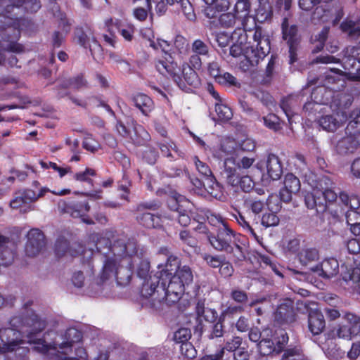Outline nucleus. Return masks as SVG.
<instances>
[{
    "label": "nucleus",
    "instance_id": "nucleus-1",
    "mask_svg": "<svg viewBox=\"0 0 360 360\" xmlns=\"http://www.w3.org/2000/svg\"><path fill=\"white\" fill-rule=\"evenodd\" d=\"M32 304V301L25 303V311L11 319V328L0 330V354L13 351L19 354H21L20 351H22V353L27 354L30 352L28 348L20 346L22 343L21 333L25 334L30 343L34 345L33 349L39 353L46 354L50 349L56 348L57 344L54 341L57 335L56 331L48 330L40 338L47 323L34 311L27 309Z\"/></svg>",
    "mask_w": 360,
    "mask_h": 360
},
{
    "label": "nucleus",
    "instance_id": "nucleus-2",
    "mask_svg": "<svg viewBox=\"0 0 360 360\" xmlns=\"http://www.w3.org/2000/svg\"><path fill=\"white\" fill-rule=\"evenodd\" d=\"M92 238L96 240L95 247L97 252L105 258L100 275L102 282L109 279V276L115 266L116 259L115 258L124 255L131 256L136 252V243L138 242L134 238L122 236L115 239L113 243H111L108 237L103 236L100 233L93 235Z\"/></svg>",
    "mask_w": 360,
    "mask_h": 360
},
{
    "label": "nucleus",
    "instance_id": "nucleus-3",
    "mask_svg": "<svg viewBox=\"0 0 360 360\" xmlns=\"http://www.w3.org/2000/svg\"><path fill=\"white\" fill-rule=\"evenodd\" d=\"M160 273L162 297H158V301L169 306L173 305L179 301L186 287L193 283L192 270L188 266L184 265L176 273L168 271H160Z\"/></svg>",
    "mask_w": 360,
    "mask_h": 360
},
{
    "label": "nucleus",
    "instance_id": "nucleus-4",
    "mask_svg": "<svg viewBox=\"0 0 360 360\" xmlns=\"http://www.w3.org/2000/svg\"><path fill=\"white\" fill-rule=\"evenodd\" d=\"M239 236L229 224H223V226L217 227L216 233H210L207 238L214 249L226 252L237 264L246 259L245 248L239 244Z\"/></svg>",
    "mask_w": 360,
    "mask_h": 360
},
{
    "label": "nucleus",
    "instance_id": "nucleus-5",
    "mask_svg": "<svg viewBox=\"0 0 360 360\" xmlns=\"http://www.w3.org/2000/svg\"><path fill=\"white\" fill-rule=\"evenodd\" d=\"M56 335H58L56 333ZM58 336V335H56ZM65 337L67 338L66 342H63L60 344H59L56 340L54 339V341L56 342V349H50V350H57L58 347L59 349H70L72 351V349H74V354L73 355H68L67 353L65 352H60L58 351V354H56V359L57 360H79V359H84L86 360L88 357L87 353L86 352V349L79 345H76L75 343L79 342L82 339V333L75 329V328H69L65 332ZM57 338V337H56Z\"/></svg>",
    "mask_w": 360,
    "mask_h": 360
},
{
    "label": "nucleus",
    "instance_id": "nucleus-6",
    "mask_svg": "<svg viewBox=\"0 0 360 360\" xmlns=\"http://www.w3.org/2000/svg\"><path fill=\"white\" fill-rule=\"evenodd\" d=\"M138 253V243H136V252L133 255H124L115 258L116 259L115 266L109 276L114 274L117 284L120 286L128 285L131 279L133 270L134 268V260Z\"/></svg>",
    "mask_w": 360,
    "mask_h": 360
},
{
    "label": "nucleus",
    "instance_id": "nucleus-7",
    "mask_svg": "<svg viewBox=\"0 0 360 360\" xmlns=\"http://www.w3.org/2000/svg\"><path fill=\"white\" fill-rule=\"evenodd\" d=\"M282 38L288 46L289 63L294 64L297 60V51L301 43V36L296 25H290L288 16L281 22Z\"/></svg>",
    "mask_w": 360,
    "mask_h": 360
},
{
    "label": "nucleus",
    "instance_id": "nucleus-8",
    "mask_svg": "<svg viewBox=\"0 0 360 360\" xmlns=\"http://www.w3.org/2000/svg\"><path fill=\"white\" fill-rule=\"evenodd\" d=\"M254 41L256 42L255 49H252L251 55H248L247 58L250 63L253 65L257 64L259 60L264 58V57L270 52L271 41L267 36L262 34L261 27H257L255 29L253 34Z\"/></svg>",
    "mask_w": 360,
    "mask_h": 360
},
{
    "label": "nucleus",
    "instance_id": "nucleus-9",
    "mask_svg": "<svg viewBox=\"0 0 360 360\" xmlns=\"http://www.w3.org/2000/svg\"><path fill=\"white\" fill-rule=\"evenodd\" d=\"M149 10L151 9V1L155 4V11L158 15H162L165 14L167 10L169 5H173L176 2L179 4L181 11L185 17L189 20L195 19V14L193 5L189 0H146Z\"/></svg>",
    "mask_w": 360,
    "mask_h": 360
},
{
    "label": "nucleus",
    "instance_id": "nucleus-10",
    "mask_svg": "<svg viewBox=\"0 0 360 360\" xmlns=\"http://www.w3.org/2000/svg\"><path fill=\"white\" fill-rule=\"evenodd\" d=\"M155 67L157 71L162 75L171 78L173 81L177 80L179 82V74L181 73V67L174 60L172 56L165 52L164 55L154 61Z\"/></svg>",
    "mask_w": 360,
    "mask_h": 360
},
{
    "label": "nucleus",
    "instance_id": "nucleus-11",
    "mask_svg": "<svg viewBox=\"0 0 360 360\" xmlns=\"http://www.w3.org/2000/svg\"><path fill=\"white\" fill-rule=\"evenodd\" d=\"M195 70L197 69L193 68L190 63H184L181 66L180 82L174 80V83L179 89L185 91H188L191 88H198L201 84V80Z\"/></svg>",
    "mask_w": 360,
    "mask_h": 360
},
{
    "label": "nucleus",
    "instance_id": "nucleus-12",
    "mask_svg": "<svg viewBox=\"0 0 360 360\" xmlns=\"http://www.w3.org/2000/svg\"><path fill=\"white\" fill-rule=\"evenodd\" d=\"M39 0H9L8 4L0 1V18H6L14 8H23L27 13H36L41 8Z\"/></svg>",
    "mask_w": 360,
    "mask_h": 360
},
{
    "label": "nucleus",
    "instance_id": "nucleus-13",
    "mask_svg": "<svg viewBox=\"0 0 360 360\" xmlns=\"http://www.w3.org/2000/svg\"><path fill=\"white\" fill-rule=\"evenodd\" d=\"M25 252L27 256L34 257L45 247V236L39 229H32L27 233Z\"/></svg>",
    "mask_w": 360,
    "mask_h": 360
},
{
    "label": "nucleus",
    "instance_id": "nucleus-14",
    "mask_svg": "<svg viewBox=\"0 0 360 360\" xmlns=\"http://www.w3.org/2000/svg\"><path fill=\"white\" fill-rule=\"evenodd\" d=\"M294 301L290 298L281 300L274 312L275 321L281 324H290L296 321Z\"/></svg>",
    "mask_w": 360,
    "mask_h": 360
},
{
    "label": "nucleus",
    "instance_id": "nucleus-15",
    "mask_svg": "<svg viewBox=\"0 0 360 360\" xmlns=\"http://www.w3.org/2000/svg\"><path fill=\"white\" fill-rule=\"evenodd\" d=\"M58 208L62 214H68L73 218H79L89 212L90 205L86 200L65 201L60 200L58 203Z\"/></svg>",
    "mask_w": 360,
    "mask_h": 360
},
{
    "label": "nucleus",
    "instance_id": "nucleus-16",
    "mask_svg": "<svg viewBox=\"0 0 360 360\" xmlns=\"http://www.w3.org/2000/svg\"><path fill=\"white\" fill-rule=\"evenodd\" d=\"M35 191L30 188L18 190L15 192L13 199L10 201L9 205L12 209L18 210L26 207L23 212L32 210L31 203L34 202Z\"/></svg>",
    "mask_w": 360,
    "mask_h": 360
},
{
    "label": "nucleus",
    "instance_id": "nucleus-17",
    "mask_svg": "<svg viewBox=\"0 0 360 360\" xmlns=\"http://www.w3.org/2000/svg\"><path fill=\"white\" fill-rule=\"evenodd\" d=\"M17 245L9 237L0 233V260L4 266L13 263L16 256Z\"/></svg>",
    "mask_w": 360,
    "mask_h": 360
},
{
    "label": "nucleus",
    "instance_id": "nucleus-18",
    "mask_svg": "<svg viewBox=\"0 0 360 360\" xmlns=\"http://www.w3.org/2000/svg\"><path fill=\"white\" fill-rule=\"evenodd\" d=\"M160 285L161 273L159 271L156 274L150 275L148 278L143 279L140 294L144 298H149L156 292L158 297L155 299L158 300V297H162Z\"/></svg>",
    "mask_w": 360,
    "mask_h": 360
},
{
    "label": "nucleus",
    "instance_id": "nucleus-19",
    "mask_svg": "<svg viewBox=\"0 0 360 360\" xmlns=\"http://www.w3.org/2000/svg\"><path fill=\"white\" fill-rule=\"evenodd\" d=\"M193 54L189 58L190 64L195 68L200 70L202 67V58L210 57V47L201 39H195L191 45Z\"/></svg>",
    "mask_w": 360,
    "mask_h": 360
},
{
    "label": "nucleus",
    "instance_id": "nucleus-20",
    "mask_svg": "<svg viewBox=\"0 0 360 360\" xmlns=\"http://www.w3.org/2000/svg\"><path fill=\"white\" fill-rule=\"evenodd\" d=\"M304 202L308 209H315L317 214H322L328 209V205L320 188L307 193L304 196Z\"/></svg>",
    "mask_w": 360,
    "mask_h": 360
},
{
    "label": "nucleus",
    "instance_id": "nucleus-21",
    "mask_svg": "<svg viewBox=\"0 0 360 360\" xmlns=\"http://www.w3.org/2000/svg\"><path fill=\"white\" fill-rule=\"evenodd\" d=\"M360 146V138L352 134H345V136L338 140L335 149L341 155L354 153Z\"/></svg>",
    "mask_w": 360,
    "mask_h": 360
},
{
    "label": "nucleus",
    "instance_id": "nucleus-22",
    "mask_svg": "<svg viewBox=\"0 0 360 360\" xmlns=\"http://www.w3.org/2000/svg\"><path fill=\"white\" fill-rule=\"evenodd\" d=\"M224 167V174L226 175L228 184L231 186H236V185L240 182L238 179L244 175V171H241L240 169L237 167L236 160L233 158H225Z\"/></svg>",
    "mask_w": 360,
    "mask_h": 360
},
{
    "label": "nucleus",
    "instance_id": "nucleus-23",
    "mask_svg": "<svg viewBox=\"0 0 360 360\" xmlns=\"http://www.w3.org/2000/svg\"><path fill=\"white\" fill-rule=\"evenodd\" d=\"M191 338V330L186 328H181L176 330L174 334V340L177 343H181V350L185 347V356L188 359H192L195 356V350L193 345L188 343V341Z\"/></svg>",
    "mask_w": 360,
    "mask_h": 360
},
{
    "label": "nucleus",
    "instance_id": "nucleus-24",
    "mask_svg": "<svg viewBox=\"0 0 360 360\" xmlns=\"http://www.w3.org/2000/svg\"><path fill=\"white\" fill-rule=\"evenodd\" d=\"M131 104L145 116H148L154 108V103L152 98L143 93H137L132 95Z\"/></svg>",
    "mask_w": 360,
    "mask_h": 360
},
{
    "label": "nucleus",
    "instance_id": "nucleus-25",
    "mask_svg": "<svg viewBox=\"0 0 360 360\" xmlns=\"http://www.w3.org/2000/svg\"><path fill=\"white\" fill-rule=\"evenodd\" d=\"M314 271H319V275L325 278H330L339 272V263L338 261L333 258L325 259L319 265H317Z\"/></svg>",
    "mask_w": 360,
    "mask_h": 360
},
{
    "label": "nucleus",
    "instance_id": "nucleus-26",
    "mask_svg": "<svg viewBox=\"0 0 360 360\" xmlns=\"http://www.w3.org/2000/svg\"><path fill=\"white\" fill-rule=\"evenodd\" d=\"M136 219L140 225L146 229H160L162 227L160 215L150 212H137Z\"/></svg>",
    "mask_w": 360,
    "mask_h": 360
},
{
    "label": "nucleus",
    "instance_id": "nucleus-27",
    "mask_svg": "<svg viewBox=\"0 0 360 360\" xmlns=\"http://www.w3.org/2000/svg\"><path fill=\"white\" fill-rule=\"evenodd\" d=\"M266 172L269 177L275 181L278 180L283 174V165L279 158L269 153L266 161Z\"/></svg>",
    "mask_w": 360,
    "mask_h": 360
},
{
    "label": "nucleus",
    "instance_id": "nucleus-28",
    "mask_svg": "<svg viewBox=\"0 0 360 360\" xmlns=\"http://www.w3.org/2000/svg\"><path fill=\"white\" fill-rule=\"evenodd\" d=\"M326 327L323 314L319 310H312L308 316V328L314 335L321 334Z\"/></svg>",
    "mask_w": 360,
    "mask_h": 360
},
{
    "label": "nucleus",
    "instance_id": "nucleus-29",
    "mask_svg": "<svg viewBox=\"0 0 360 360\" xmlns=\"http://www.w3.org/2000/svg\"><path fill=\"white\" fill-rule=\"evenodd\" d=\"M195 313L198 319L205 320L210 323H214L218 318L217 312L215 309L205 307V300H199L195 305Z\"/></svg>",
    "mask_w": 360,
    "mask_h": 360
},
{
    "label": "nucleus",
    "instance_id": "nucleus-30",
    "mask_svg": "<svg viewBox=\"0 0 360 360\" xmlns=\"http://www.w3.org/2000/svg\"><path fill=\"white\" fill-rule=\"evenodd\" d=\"M299 174L303 179L304 183L310 186L313 190L319 188L321 185H323V183L324 184H328V182H330V179L327 176H321L318 179L317 175L309 168Z\"/></svg>",
    "mask_w": 360,
    "mask_h": 360
},
{
    "label": "nucleus",
    "instance_id": "nucleus-31",
    "mask_svg": "<svg viewBox=\"0 0 360 360\" xmlns=\"http://www.w3.org/2000/svg\"><path fill=\"white\" fill-rule=\"evenodd\" d=\"M121 22L122 21L120 20H116L114 21L111 18L107 19L105 21V27L109 34H104L103 37L105 42L111 46L114 47L116 43L117 37L115 33L116 32L119 31Z\"/></svg>",
    "mask_w": 360,
    "mask_h": 360
},
{
    "label": "nucleus",
    "instance_id": "nucleus-32",
    "mask_svg": "<svg viewBox=\"0 0 360 360\" xmlns=\"http://www.w3.org/2000/svg\"><path fill=\"white\" fill-rule=\"evenodd\" d=\"M235 15L240 25H246L250 11V3L248 0H238L233 9Z\"/></svg>",
    "mask_w": 360,
    "mask_h": 360
},
{
    "label": "nucleus",
    "instance_id": "nucleus-33",
    "mask_svg": "<svg viewBox=\"0 0 360 360\" xmlns=\"http://www.w3.org/2000/svg\"><path fill=\"white\" fill-rule=\"evenodd\" d=\"M80 250H76L70 248L68 240L63 237L58 238L55 243L54 251L58 258L62 257L66 253H69L72 257H76L79 255Z\"/></svg>",
    "mask_w": 360,
    "mask_h": 360
},
{
    "label": "nucleus",
    "instance_id": "nucleus-34",
    "mask_svg": "<svg viewBox=\"0 0 360 360\" xmlns=\"http://www.w3.org/2000/svg\"><path fill=\"white\" fill-rule=\"evenodd\" d=\"M134 135L131 140L135 145L143 146L150 139V135L147 130L136 121H133Z\"/></svg>",
    "mask_w": 360,
    "mask_h": 360
},
{
    "label": "nucleus",
    "instance_id": "nucleus-35",
    "mask_svg": "<svg viewBox=\"0 0 360 360\" xmlns=\"http://www.w3.org/2000/svg\"><path fill=\"white\" fill-rule=\"evenodd\" d=\"M143 250H140L138 248V253L137 256L135 257L134 260V264L139 260V263L137 268V276L140 278L141 279H146L148 278L149 276L151 275L149 274L150 271V262L145 259H143Z\"/></svg>",
    "mask_w": 360,
    "mask_h": 360
},
{
    "label": "nucleus",
    "instance_id": "nucleus-36",
    "mask_svg": "<svg viewBox=\"0 0 360 360\" xmlns=\"http://www.w3.org/2000/svg\"><path fill=\"white\" fill-rule=\"evenodd\" d=\"M297 257L300 262L306 266L309 263L317 261L319 259V252L314 248H307L300 251Z\"/></svg>",
    "mask_w": 360,
    "mask_h": 360
},
{
    "label": "nucleus",
    "instance_id": "nucleus-37",
    "mask_svg": "<svg viewBox=\"0 0 360 360\" xmlns=\"http://www.w3.org/2000/svg\"><path fill=\"white\" fill-rule=\"evenodd\" d=\"M172 202L174 205L172 209L174 210L175 215L179 224L184 226H188L191 222V217L188 214V212L184 210L182 205H180L176 200H173Z\"/></svg>",
    "mask_w": 360,
    "mask_h": 360
},
{
    "label": "nucleus",
    "instance_id": "nucleus-38",
    "mask_svg": "<svg viewBox=\"0 0 360 360\" xmlns=\"http://www.w3.org/2000/svg\"><path fill=\"white\" fill-rule=\"evenodd\" d=\"M219 22L221 27L225 28L234 27L240 30L245 27V25H240V21L238 20V17L234 13H225L220 15L219 18ZM245 32V29H243Z\"/></svg>",
    "mask_w": 360,
    "mask_h": 360
},
{
    "label": "nucleus",
    "instance_id": "nucleus-39",
    "mask_svg": "<svg viewBox=\"0 0 360 360\" xmlns=\"http://www.w3.org/2000/svg\"><path fill=\"white\" fill-rule=\"evenodd\" d=\"M318 122L323 129L329 132L335 131L340 125V121L334 115H322Z\"/></svg>",
    "mask_w": 360,
    "mask_h": 360
},
{
    "label": "nucleus",
    "instance_id": "nucleus-40",
    "mask_svg": "<svg viewBox=\"0 0 360 360\" xmlns=\"http://www.w3.org/2000/svg\"><path fill=\"white\" fill-rule=\"evenodd\" d=\"M340 201L347 208V210H356L360 207V200L358 196L349 195L345 192H340L339 194Z\"/></svg>",
    "mask_w": 360,
    "mask_h": 360
},
{
    "label": "nucleus",
    "instance_id": "nucleus-41",
    "mask_svg": "<svg viewBox=\"0 0 360 360\" xmlns=\"http://www.w3.org/2000/svg\"><path fill=\"white\" fill-rule=\"evenodd\" d=\"M259 353L262 355L274 357L279 354L277 353L274 342L271 339H263L258 343Z\"/></svg>",
    "mask_w": 360,
    "mask_h": 360
},
{
    "label": "nucleus",
    "instance_id": "nucleus-42",
    "mask_svg": "<svg viewBox=\"0 0 360 360\" xmlns=\"http://www.w3.org/2000/svg\"><path fill=\"white\" fill-rule=\"evenodd\" d=\"M350 117L352 118L345 128V134H352L360 138V110L353 111Z\"/></svg>",
    "mask_w": 360,
    "mask_h": 360
},
{
    "label": "nucleus",
    "instance_id": "nucleus-43",
    "mask_svg": "<svg viewBox=\"0 0 360 360\" xmlns=\"http://www.w3.org/2000/svg\"><path fill=\"white\" fill-rule=\"evenodd\" d=\"M215 112L217 115V120L220 122H227L233 117L231 109L222 103H215Z\"/></svg>",
    "mask_w": 360,
    "mask_h": 360
},
{
    "label": "nucleus",
    "instance_id": "nucleus-44",
    "mask_svg": "<svg viewBox=\"0 0 360 360\" xmlns=\"http://www.w3.org/2000/svg\"><path fill=\"white\" fill-rule=\"evenodd\" d=\"M340 29L343 32L347 33L352 38H358L360 37V25H356L353 20H344L340 24Z\"/></svg>",
    "mask_w": 360,
    "mask_h": 360
},
{
    "label": "nucleus",
    "instance_id": "nucleus-45",
    "mask_svg": "<svg viewBox=\"0 0 360 360\" xmlns=\"http://www.w3.org/2000/svg\"><path fill=\"white\" fill-rule=\"evenodd\" d=\"M119 28L118 32L126 41L131 42L134 39L136 28L133 24L121 22Z\"/></svg>",
    "mask_w": 360,
    "mask_h": 360
},
{
    "label": "nucleus",
    "instance_id": "nucleus-46",
    "mask_svg": "<svg viewBox=\"0 0 360 360\" xmlns=\"http://www.w3.org/2000/svg\"><path fill=\"white\" fill-rule=\"evenodd\" d=\"M284 186L294 194L300 191L301 184L300 179L292 173H288L284 178Z\"/></svg>",
    "mask_w": 360,
    "mask_h": 360
},
{
    "label": "nucleus",
    "instance_id": "nucleus-47",
    "mask_svg": "<svg viewBox=\"0 0 360 360\" xmlns=\"http://www.w3.org/2000/svg\"><path fill=\"white\" fill-rule=\"evenodd\" d=\"M281 360H304L301 347L294 346L287 348L284 350Z\"/></svg>",
    "mask_w": 360,
    "mask_h": 360
},
{
    "label": "nucleus",
    "instance_id": "nucleus-48",
    "mask_svg": "<svg viewBox=\"0 0 360 360\" xmlns=\"http://www.w3.org/2000/svg\"><path fill=\"white\" fill-rule=\"evenodd\" d=\"M337 336L340 338L351 339L357 335L359 332L358 328H352L347 325L339 326L336 330Z\"/></svg>",
    "mask_w": 360,
    "mask_h": 360
},
{
    "label": "nucleus",
    "instance_id": "nucleus-49",
    "mask_svg": "<svg viewBox=\"0 0 360 360\" xmlns=\"http://www.w3.org/2000/svg\"><path fill=\"white\" fill-rule=\"evenodd\" d=\"M206 264L212 269H219L225 256L223 255H211L206 253L202 257Z\"/></svg>",
    "mask_w": 360,
    "mask_h": 360
},
{
    "label": "nucleus",
    "instance_id": "nucleus-50",
    "mask_svg": "<svg viewBox=\"0 0 360 360\" xmlns=\"http://www.w3.org/2000/svg\"><path fill=\"white\" fill-rule=\"evenodd\" d=\"M160 207L161 202L153 200L138 204L136 210V212H155L158 210Z\"/></svg>",
    "mask_w": 360,
    "mask_h": 360
},
{
    "label": "nucleus",
    "instance_id": "nucleus-51",
    "mask_svg": "<svg viewBox=\"0 0 360 360\" xmlns=\"http://www.w3.org/2000/svg\"><path fill=\"white\" fill-rule=\"evenodd\" d=\"M262 119L264 125L270 129L276 131L281 128L279 117L274 113H269L266 116L263 117Z\"/></svg>",
    "mask_w": 360,
    "mask_h": 360
},
{
    "label": "nucleus",
    "instance_id": "nucleus-52",
    "mask_svg": "<svg viewBox=\"0 0 360 360\" xmlns=\"http://www.w3.org/2000/svg\"><path fill=\"white\" fill-rule=\"evenodd\" d=\"M223 322L224 318L220 316L217 321L212 325L211 330L208 335V338L210 339L221 338L223 336L224 333Z\"/></svg>",
    "mask_w": 360,
    "mask_h": 360
},
{
    "label": "nucleus",
    "instance_id": "nucleus-53",
    "mask_svg": "<svg viewBox=\"0 0 360 360\" xmlns=\"http://www.w3.org/2000/svg\"><path fill=\"white\" fill-rule=\"evenodd\" d=\"M70 82L72 88L77 91L89 88V82L83 73H79L75 77H70Z\"/></svg>",
    "mask_w": 360,
    "mask_h": 360
},
{
    "label": "nucleus",
    "instance_id": "nucleus-54",
    "mask_svg": "<svg viewBox=\"0 0 360 360\" xmlns=\"http://www.w3.org/2000/svg\"><path fill=\"white\" fill-rule=\"evenodd\" d=\"M193 160L197 170L202 176L205 178L214 179L212 172L207 164L200 161L198 156H195Z\"/></svg>",
    "mask_w": 360,
    "mask_h": 360
},
{
    "label": "nucleus",
    "instance_id": "nucleus-55",
    "mask_svg": "<svg viewBox=\"0 0 360 360\" xmlns=\"http://www.w3.org/2000/svg\"><path fill=\"white\" fill-rule=\"evenodd\" d=\"M96 175V172L94 169L86 167L84 171L75 173L73 176V179L76 181L92 184L93 180L90 176H94Z\"/></svg>",
    "mask_w": 360,
    "mask_h": 360
},
{
    "label": "nucleus",
    "instance_id": "nucleus-56",
    "mask_svg": "<svg viewBox=\"0 0 360 360\" xmlns=\"http://www.w3.org/2000/svg\"><path fill=\"white\" fill-rule=\"evenodd\" d=\"M181 265V259L179 257L176 255H169L167 258L165 269H162V271H168V272L176 273L179 269L182 266Z\"/></svg>",
    "mask_w": 360,
    "mask_h": 360
},
{
    "label": "nucleus",
    "instance_id": "nucleus-57",
    "mask_svg": "<svg viewBox=\"0 0 360 360\" xmlns=\"http://www.w3.org/2000/svg\"><path fill=\"white\" fill-rule=\"evenodd\" d=\"M82 147L87 151L95 153L100 147L99 143L93 138L92 134H86L82 142Z\"/></svg>",
    "mask_w": 360,
    "mask_h": 360
},
{
    "label": "nucleus",
    "instance_id": "nucleus-58",
    "mask_svg": "<svg viewBox=\"0 0 360 360\" xmlns=\"http://www.w3.org/2000/svg\"><path fill=\"white\" fill-rule=\"evenodd\" d=\"M131 182L128 176L124 172L122 179L119 182L118 189L119 191H123L121 194V198L124 200H128L129 194L130 193V187Z\"/></svg>",
    "mask_w": 360,
    "mask_h": 360
},
{
    "label": "nucleus",
    "instance_id": "nucleus-59",
    "mask_svg": "<svg viewBox=\"0 0 360 360\" xmlns=\"http://www.w3.org/2000/svg\"><path fill=\"white\" fill-rule=\"evenodd\" d=\"M215 82L225 86H236L238 84L237 79L229 72L221 73Z\"/></svg>",
    "mask_w": 360,
    "mask_h": 360
},
{
    "label": "nucleus",
    "instance_id": "nucleus-60",
    "mask_svg": "<svg viewBox=\"0 0 360 360\" xmlns=\"http://www.w3.org/2000/svg\"><path fill=\"white\" fill-rule=\"evenodd\" d=\"M13 20V32L15 38L18 39L20 35V30H23L30 24V20L25 18H15Z\"/></svg>",
    "mask_w": 360,
    "mask_h": 360
},
{
    "label": "nucleus",
    "instance_id": "nucleus-61",
    "mask_svg": "<svg viewBox=\"0 0 360 360\" xmlns=\"http://www.w3.org/2000/svg\"><path fill=\"white\" fill-rule=\"evenodd\" d=\"M234 268L232 263L225 257L218 270L219 274L224 278H231L234 273Z\"/></svg>",
    "mask_w": 360,
    "mask_h": 360
},
{
    "label": "nucleus",
    "instance_id": "nucleus-62",
    "mask_svg": "<svg viewBox=\"0 0 360 360\" xmlns=\"http://www.w3.org/2000/svg\"><path fill=\"white\" fill-rule=\"evenodd\" d=\"M279 218L275 212H265L262 217V224L266 228L276 226L279 224Z\"/></svg>",
    "mask_w": 360,
    "mask_h": 360
},
{
    "label": "nucleus",
    "instance_id": "nucleus-63",
    "mask_svg": "<svg viewBox=\"0 0 360 360\" xmlns=\"http://www.w3.org/2000/svg\"><path fill=\"white\" fill-rule=\"evenodd\" d=\"M143 159L150 165H154L158 158V152L155 148L146 147L142 153Z\"/></svg>",
    "mask_w": 360,
    "mask_h": 360
},
{
    "label": "nucleus",
    "instance_id": "nucleus-64",
    "mask_svg": "<svg viewBox=\"0 0 360 360\" xmlns=\"http://www.w3.org/2000/svg\"><path fill=\"white\" fill-rule=\"evenodd\" d=\"M212 184L206 188L207 193L216 199H221L223 197L222 186L216 181L211 179Z\"/></svg>",
    "mask_w": 360,
    "mask_h": 360
}]
</instances>
